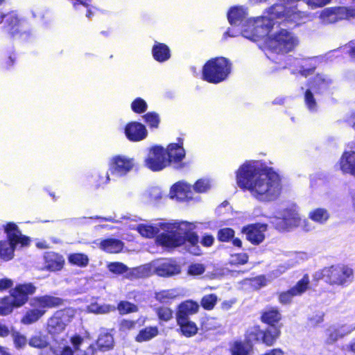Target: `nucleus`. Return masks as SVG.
Listing matches in <instances>:
<instances>
[{
	"label": "nucleus",
	"instance_id": "obj_1",
	"mask_svg": "<svg viewBox=\"0 0 355 355\" xmlns=\"http://www.w3.org/2000/svg\"><path fill=\"white\" fill-rule=\"evenodd\" d=\"M306 17L305 13L297 10L295 7L287 8L282 4H276L268 10L266 23L270 22L271 24L268 33L258 40H263L260 48L268 59L278 64L277 69L288 68L293 64L300 65L299 73L305 77L313 73L322 58L313 57L300 61L290 55H286L298 46V37L293 33L284 28L275 33H272V29L276 24H300Z\"/></svg>",
	"mask_w": 355,
	"mask_h": 355
},
{
	"label": "nucleus",
	"instance_id": "obj_2",
	"mask_svg": "<svg viewBox=\"0 0 355 355\" xmlns=\"http://www.w3.org/2000/svg\"><path fill=\"white\" fill-rule=\"evenodd\" d=\"M235 175L238 187L259 202L275 200L281 193L279 175L261 161H245L236 171Z\"/></svg>",
	"mask_w": 355,
	"mask_h": 355
},
{
	"label": "nucleus",
	"instance_id": "obj_3",
	"mask_svg": "<svg viewBox=\"0 0 355 355\" xmlns=\"http://www.w3.org/2000/svg\"><path fill=\"white\" fill-rule=\"evenodd\" d=\"M196 228L195 223L185 220L157 221L152 225L140 224L136 227L137 232L146 238H153L157 235L156 242L166 248H175L186 245L190 253L194 255L200 254L198 245V236L193 232Z\"/></svg>",
	"mask_w": 355,
	"mask_h": 355
},
{
	"label": "nucleus",
	"instance_id": "obj_4",
	"mask_svg": "<svg viewBox=\"0 0 355 355\" xmlns=\"http://www.w3.org/2000/svg\"><path fill=\"white\" fill-rule=\"evenodd\" d=\"M248 15L247 9L243 6H235L230 8L227 17L230 24L236 27H240L239 31L234 33L229 29L225 35L236 37L241 33L244 37L253 42L258 40L266 35L271 26L270 23H266L268 17V11L263 16L256 18L245 19Z\"/></svg>",
	"mask_w": 355,
	"mask_h": 355
},
{
	"label": "nucleus",
	"instance_id": "obj_5",
	"mask_svg": "<svg viewBox=\"0 0 355 355\" xmlns=\"http://www.w3.org/2000/svg\"><path fill=\"white\" fill-rule=\"evenodd\" d=\"M7 240L0 241V259L8 261L13 259L15 250L28 247L30 239L23 235L14 223H8L5 227Z\"/></svg>",
	"mask_w": 355,
	"mask_h": 355
},
{
	"label": "nucleus",
	"instance_id": "obj_6",
	"mask_svg": "<svg viewBox=\"0 0 355 355\" xmlns=\"http://www.w3.org/2000/svg\"><path fill=\"white\" fill-rule=\"evenodd\" d=\"M180 272V266L174 261L168 259H157L135 268L132 271V275L137 278L147 277L153 275L160 277H171Z\"/></svg>",
	"mask_w": 355,
	"mask_h": 355
},
{
	"label": "nucleus",
	"instance_id": "obj_7",
	"mask_svg": "<svg viewBox=\"0 0 355 355\" xmlns=\"http://www.w3.org/2000/svg\"><path fill=\"white\" fill-rule=\"evenodd\" d=\"M36 287L32 283L17 285L10 291V295L3 297L0 300V315L10 314L14 308L23 306L28 300L29 295H33Z\"/></svg>",
	"mask_w": 355,
	"mask_h": 355
},
{
	"label": "nucleus",
	"instance_id": "obj_8",
	"mask_svg": "<svg viewBox=\"0 0 355 355\" xmlns=\"http://www.w3.org/2000/svg\"><path fill=\"white\" fill-rule=\"evenodd\" d=\"M231 72V64L225 58H216L207 61L202 67V78L217 84L227 79Z\"/></svg>",
	"mask_w": 355,
	"mask_h": 355
},
{
	"label": "nucleus",
	"instance_id": "obj_9",
	"mask_svg": "<svg viewBox=\"0 0 355 355\" xmlns=\"http://www.w3.org/2000/svg\"><path fill=\"white\" fill-rule=\"evenodd\" d=\"M331 80L322 74H317L309 81L304 94L306 107L311 112L318 111V100L320 94L327 89Z\"/></svg>",
	"mask_w": 355,
	"mask_h": 355
},
{
	"label": "nucleus",
	"instance_id": "obj_10",
	"mask_svg": "<svg viewBox=\"0 0 355 355\" xmlns=\"http://www.w3.org/2000/svg\"><path fill=\"white\" fill-rule=\"evenodd\" d=\"M270 222L279 231H289L300 227L302 218L295 205L290 206L278 212L273 216L268 217Z\"/></svg>",
	"mask_w": 355,
	"mask_h": 355
},
{
	"label": "nucleus",
	"instance_id": "obj_11",
	"mask_svg": "<svg viewBox=\"0 0 355 355\" xmlns=\"http://www.w3.org/2000/svg\"><path fill=\"white\" fill-rule=\"evenodd\" d=\"M322 275L330 285L344 287L353 281L354 271L348 266L336 265L324 268L322 270Z\"/></svg>",
	"mask_w": 355,
	"mask_h": 355
},
{
	"label": "nucleus",
	"instance_id": "obj_12",
	"mask_svg": "<svg viewBox=\"0 0 355 355\" xmlns=\"http://www.w3.org/2000/svg\"><path fill=\"white\" fill-rule=\"evenodd\" d=\"M135 159L124 155L112 156L108 162V171L114 178H122L128 175L135 167Z\"/></svg>",
	"mask_w": 355,
	"mask_h": 355
},
{
	"label": "nucleus",
	"instance_id": "obj_13",
	"mask_svg": "<svg viewBox=\"0 0 355 355\" xmlns=\"http://www.w3.org/2000/svg\"><path fill=\"white\" fill-rule=\"evenodd\" d=\"M144 165L153 172L161 171L168 167V159L166 156L165 148L160 146L148 148L144 159Z\"/></svg>",
	"mask_w": 355,
	"mask_h": 355
},
{
	"label": "nucleus",
	"instance_id": "obj_14",
	"mask_svg": "<svg viewBox=\"0 0 355 355\" xmlns=\"http://www.w3.org/2000/svg\"><path fill=\"white\" fill-rule=\"evenodd\" d=\"M75 314L76 311L71 308L56 311L48 320V332L51 335L62 333L72 321Z\"/></svg>",
	"mask_w": 355,
	"mask_h": 355
},
{
	"label": "nucleus",
	"instance_id": "obj_15",
	"mask_svg": "<svg viewBox=\"0 0 355 355\" xmlns=\"http://www.w3.org/2000/svg\"><path fill=\"white\" fill-rule=\"evenodd\" d=\"M354 17H355V9L351 7H330L320 12L319 20L322 24L329 25Z\"/></svg>",
	"mask_w": 355,
	"mask_h": 355
},
{
	"label": "nucleus",
	"instance_id": "obj_16",
	"mask_svg": "<svg viewBox=\"0 0 355 355\" xmlns=\"http://www.w3.org/2000/svg\"><path fill=\"white\" fill-rule=\"evenodd\" d=\"M168 196L171 200L179 202L198 201L200 197L195 196L192 191V187L185 181H179L170 189Z\"/></svg>",
	"mask_w": 355,
	"mask_h": 355
},
{
	"label": "nucleus",
	"instance_id": "obj_17",
	"mask_svg": "<svg viewBox=\"0 0 355 355\" xmlns=\"http://www.w3.org/2000/svg\"><path fill=\"white\" fill-rule=\"evenodd\" d=\"M280 334V331L277 327H270L266 331H263L259 327H253L248 331V338L250 341L261 340L263 343L268 346L274 344Z\"/></svg>",
	"mask_w": 355,
	"mask_h": 355
},
{
	"label": "nucleus",
	"instance_id": "obj_18",
	"mask_svg": "<svg viewBox=\"0 0 355 355\" xmlns=\"http://www.w3.org/2000/svg\"><path fill=\"white\" fill-rule=\"evenodd\" d=\"M309 285V277L307 275H305L293 287L279 294V302L283 304L291 303L295 296H299L303 294L308 289Z\"/></svg>",
	"mask_w": 355,
	"mask_h": 355
},
{
	"label": "nucleus",
	"instance_id": "obj_19",
	"mask_svg": "<svg viewBox=\"0 0 355 355\" xmlns=\"http://www.w3.org/2000/svg\"><path fill=\"white\" fill-rule=\"evenodd\" d=\"M166 156L168 159V166L171 164H174L177 168H182L184 164L182 161L184 159L186 153L183 148L182 143L180 144H170L167 148H165Z\"/></svg>",
	"mask_w": 355,
	"mask_h": 355
},
{
	"label": "nucleus",
	"instance_id": "obj_20",
	"mask_svg": "<svg viewBox=\"0 0 355 355\" xmlns=\"http://www.w3.org/2000/svg\"><path fill=\"white\" fill-rule=\"evenodd\" d=\"M124 133L127 139L133 142L144 140L148 135L146 127L137 121L128 123L125 127Z\"/></svg>",
	"mask_w": 355,
	"mask_h": 355
},
{
	"label": "nucleus",
	"instance_id": "obj_21",
	"mask_svg": "<svg viewBox=\"0 0 355 355\" xmlns=\"http://www.w3.org/2000/svg\"><path fill=\"white\" fill-rule=\"evenodd\" d=\"M267 225L257 223L243 227L242 232L246 234L247 239L253 244H259L265 238L264 233L267 230Z\"/></svg>",
	"mask_w": 355,
	"mask_h": 355
},
{
	"label": "nucleus",
	"instance_id": "obj_22",
	"mask_svg": "<svg viewBox=\"0 0 355 355\" xmlns=\"http://www.w3.org/2000/svg\"><path fill=\"white\" fill-rule=\"evenodd\" d=\"M62 304V300L58 297L44 295L41 297H35L31 300L30 305L33 308L43 310L44 313L46 309L58 306Z\"/></svg>",
	"mask_w": 355,
	"mask_h": 355
},
{
	"label": "nucleus",
	"instance_id": "obj_23",
	"mask_svg": "<svg viewBox=\"0 0 355 355\" xmlns=\"http://www.w3.org/2000/svg\"><path fill=\"white\" fill-rule=\"evenodd\" d=\"M340 169L343 173L355 177V152L345 151L339 161Z\"/></svg>",
	"mask_w": 355,
	"mask_h": 355
},
{
	"label": "nucleus",
	"instance_id": "obj_24",
	"mask_svg": "<svg viewBox=\"0 0 355 355\" xmlns=\"http://www.w3.org/2000/svg\"><path fill=\"white\" fill-rule=\"evenodd\" d=\"M45 268L51 271H57L62 268L64 259L62 256L55 252H46L44 255Z\"/></svg>",
	"mask_w": 355,
	"mask_h": 355
},
{
	"label": "nucleus",
	"instance_id": "obj_25",
	"mask_svg": "<svg viewBox=\"0 0 355 355\" xmlns=\"http://www.w3.org/2000/svg\"><path fill=\"white\" fill-rule=\"evenodd\" d=\"M152 55L156 61L164 62L170 59L171 50L166 44L155 42L152 47Z\"/></svg>",
	"mask_w": 355,
	"mask_h": 355
},
{
	"label": "nucleus",
	"instance_id": "obj_26",
	"mask_svg": "<svg viewBox=\"0 0 355 355\" xmlns=\"http://www.w3.org/2000/svg\"><path fill=\"white\" fill-rule=\"evenodd\" d=\"M163 198V193L159 187H153L146 189L141 196V201L146 204H155Z\"/></svg>",
	"mask_w": 355,
	"mask_h": 355
},
{
	"label": "nucleus",
	"instance_id": "obj_27",
	"mask_svg": "<svg viewBox=\"0 0 355 355\" xmlns=\"http://www.w3.org/2000/svg\"><path fill=\"white\" fill-rule=\"evenodd\" d=\"M83 338L78 335L71 338V343L73 345V350L69 346H64L60 349H53V353L56 355H74V352H77L80 349V347L83 344Z\"/></svg>",
	"mask_w": 355,
	"mask_h": 355
},
{
	"label": "nucleus",
	"instance_id": "obj_28",
	"mask_svg": "<svg viewBox=\"0 0 355 355\" xmlns=\"http://www.w3.org/2000/svg\"><path fill=\"white\" fill-rule=\"evenodd\" d=\"M199 306L193 301H186L182 303L176 314V318H189L190 315L196 313L198 311Z\"/></svg>",
	"mask_w": 355,
	"mask_h": 355
},
{
	"label": "nucleus",
	"instance_id": "obj_29",
	"mask_svg": "<svg viewBox=\"0 0 355 355\" xmlns=\"http://www.w3.org/2000/svg\"><path fill=\"white\" fill-rule=\"evenodd\" d=\"M176 320L183 336L191 337L197 334L198 327L189 318H176Z\"/></svg>",
	"mask_w": 355,
	"mask_h": 355
},
{
	"label": "nucleus",
	"instance_id": "obj_30",
	"mask_svg": "<svg viewBox=\"0 0 355 355\" xmlns=\"http://www.w3.org/2000/svg\"><path fill=\"white\" fill-rule=\"evenodd\" d=\"M247 342H242L239 340L234 341L230 345V352L232 355H248L252 349V344L253 341H250L246 334Z\"/></svg>",
	"mask_w": 355,
	"mask_h": 355
},
{
	"label": "nucleus",
	"instance_id": "obj_31",
	"mask_svg": "<svg viewBox=\"0 0 355 355\" xmlns=\"http://www.w3.org/2000/svg\"><path fill=\"white\" fill-rule=\"evenodd\" d=\"M99 247L101 250L109 253H118L121 251L123 243L119 239H107L101 241Z\"/></svg>",
	"mask_w": 355,
	"mask_h": 355
},
{
	"label": "nucleus",
	"instance_id": "obj_32",
	"mask_svg": "<svg viewBox=\"0 0 355 355\" xmlns=\"http://www.w3.org/2000/svg\"><path fill=\"white\" fill-rule=\"evenodd\" d=\"M3 18H6L7 31L14 35L18 31V26L20 24L17 14L15 12H12L9 14L3 15L0 12V23L2 22Z\"/></svg>",
	"mask_w": 355,
	"mask_h": 355
},
{
	"label": "nucleus",
	"instance_id": "obj_33",
	"mask_svg": "<svg viewBox=\"0 0 355 355\" xmlns=\"http://www.w3.org/2000/svg\"><path fill=\"white\" fill-rule=\"evenodd\" d=\"M281 313L277 308L270 307L266 309L261 315L262 322L273 326L281 320Z\"/></svg>",
	"mask_w": 355,
	"mask_h": 355
},
{
	"label": "nucleus",
	"instance_id": "obj_34",
	"mask_svg": "<svg viewBox=\"0 0 355 355\" xmlns=\"http://www.w3.org/2000/svg\"><path fill=\"white\" fill-rule=\"evenodd\" d=\"M96 345L100 350L107 351L114 347V338L111 334L102 332L96 341Z\"/></svg>",
	"mask_w": 355,
	"mask_h": 355
},
{
	"label": "nucleus",
	"instance_id": "obj_35",
	"mask_svg": "<svg viewBox=\"0 0 355 355\" xmlns=\"http://www.w3.org/2000/svg\"><path fill=\"white\" fill-rule=\"evenodd\" d=\"M309 218L315 223L324 224L329 218V213L324 208H316L309 211Z\"/></svg>",
	"mask_w": 355,
	"mask_h": 355
},
{
	"label": "nucleus",
	"instance_id": "obj_36",
	"mask_svg": "<svg viewBox=\"0 0 355 355\" xmlns=\"http://www.w3.org/2000/svg\"><path fill=\"white\" fill-rule=\"evenodd\" d=\"M159 330L157 327H148L139 331L135 338L137 342L148 341L158 335Z\"/></svg>",
	"mask_w": 355,
	"mask_h": 355
},
{
	"label": "nucleus",
	"instance_id": "obj_37",
	"mask_svg": "<svg viewBox=\"0 0 355 355\" xmlns=\"http://www.w3.org/2000/svg\"><path fill=\"white\" fill-rule=\"evenodd\" d=\"M44 315L43 310L33 308L26 313L21 322L24 324H31L37 322Z\"/></svg>",
	"mask_w": 355,
	"mask_h": 355
},
{
	"label": "nucleus",
	"instance_id": "obj_38",
	"mask_svg": "<svg viewBox=\"0 0 355 355\" xmlns=\"http://www.w3.org/2000/svg\"><path fill=\"white\" fill-rule=\"evenodd\" d=\"M115 310L114 306L109 304H99L96 302L87 306V311L96 314H105Z\"/></svg>",
	"mask_w": 355,
	"mask_h": 355
},
{
	"label": "nucleus",
	"instance_id": "obj_39",
	"mask_svg": "<svg viewBox=\"0 0 355 355\" xmlns=\"http://www.w3.org/2000/svg\"><path fill=\"white\" fill-rule=\"evenodd\" d=\"M69 262L79 267H86L89 263L87 255L83 253L70 254L68 257Z\"/></svg>",
	"mask_w": 355,
	"mask_h": 355
},
{
	"label": "nucleus",
	"instance_id": "obj_40",
	"mask_svg": "<svg viewBox=\"0 0 355 355\" xmlns=\"http://www.w3.org/2000/svg\"><path fill=\"white\" fill-rule=\"evenodd\" d=\"M179 293L175 289L162 291L156 293L155 298L162 303H168L175 299Z\"/></svg>",
	"mask_w": 355,
	"mask_h": 355
},
{
	"label": "nucleus",
	"instance_id": "obj_41",
	"mask_svg": "<svg viewBox=\"0 0 355 355\" xmlns=\"http://www.w3.org/2000/svg\"><path fill=\"white\" fill-rule=\"evenodd\" d=\"M211 186V181L208 178L199 179L193 185H191L192 190L198 193L207 192Z\"/></svg>",
	"mask_w": 355,
	"mask_h": 355
},
{
	"label": "nucleus",
	"instance_id": "obj_42",
	"mask_svg": "<svg viewBox=\"0 0 355 355\" xmlns=\"http://www.w3.org/2000/svg\"><path fill=\"white\" fill-rule=\"evenodd\" d=\"M337 326L336 324L330 326L325 331V342L327 344H334L339 339L342 338L339 335Z\"/></svg>",
	"mask_w": 355,
	"mask_h": 355
},
{
	"label": "nucleus",
	"instance_id": "obj_43",
	"mask_svg": "<svg viewBox=\"0 0 355 355\" xmlns=\"http://www.w3.org/2000/svg\"><path fill=\"white\" fill-rule=\"evenodd\" d=\"M308 259L309 255L307 253L304 252H295L291 254L288 262L290 264H293V267H295L296 265L305 261Z\"/></svg>",
	"mask_w": 355,
	"mask_h": 355
},
{
	"label": "nucleus",
	"instance_id": "obj_44",
	"mask_svg": "<svg viewBox=\"0 0 355 355\" xmlns=\"http://www.w3.org/2000/svg\"><path fill=\"white\" fill-rule=\"evenodd\" d=\"M29 345L36 348H45L48 346L49 342L44 336L37 335L32 337L28 343Z\"/></svg>",
	"mask_w": 355,
	"mask_h": 355
},
{
	"label": "nucleus",
	"instance_id": "obj_45",
	"mask_svg": "<svg viewBox=\"0 0 355 355\" xmlns=\"http://www.w3.org/2000/svg\"><path fill=\"white\" fill-rule=\"evenodd\" d=\"M147 108V103L141 98H135L131 103L132 110L137 114L145 112Z\"/></svg>",
	"mask_w": 355,
	"mask_h": 355
},
{
	"label": "nucleus",
	"instance_id": "obj_46",
	"mask_svg": "<svg viewBox=\"0 0 355 355\" xmlns=\"http://www.w3.org/2000/svg\"><path fill=\"white\" fill-rule=\"evenodd\" d=\"M110 175L111 174L110 173V172L108 171L105 174H103V173L96 174V176L94 177L95 187L97 188H100V187L103 188L106 185H107L111 181Z\"/></svg>",
	"mask_w": 355,
	"mask_h": 355
},
{
	"label": "nucleus",
	"instance_id": "obj_47",
	"mask_svg": "<svg viewBox=\"0 0 355 355\" xmlns=\"http://www.w3.org/2000/svg\"><path fill=\"white\" fill-rule=\"evenodd\" d=\"M145 122L151 128H157L160 122L158 114L155 112H148L144 116Z\"/></svg>",
	"mask_w": 355,
	"mask_h": 355
},
{
	"label": "nucleus",
	"instance_id": "obj_48",
	"mask_svg": "<svg viewBox=\"0 0 355 355\" xmlns=\"http://www.w3.org/2000/svg\"><path fill=\"white\" fill-rule=\"evenodd\" d=\"M217 300H218V298L216 295H214V294L207 295L202 297V299L201 300V304L204 309H207V310H211L214 307V306L217 302Z\"/></svg>",
	"mask_w": 355,
	"mask_h": 355
},
{
	"label": "nucleus",
	"instance_id": "obj_49",
	"mask_svg": "<svg viewBox=\"0 0 355 355\" xmlns=\"http://www.w3.org/2000/svg\"><path fill=\"white\" fill-rule=\"evenodd\" d=\"M248 256L246 253L232 254L229 262L231 265H243L248 262Z\"/></svg>",
	"mask_w": 355,
	"mask_h": 355
},
{
	"label": "nucleus",
	"instance_id": "obj_50",
	"mask_svg": "<svg viewBox=\"0 0 355 355\" xmlns=\"http://www.w3.org/2000/svg\"><path fill=\"white\" fill-rule=\"evenodd\" d=\"M121 314H127L137 311L138 309L136 305L128 302H121L117 307Z\"/></svg>",
	"mask_w": 355,
	"mask_h": 355
},
{
	"label": "nucleus",
	"instance_id": "obj_51",
	"mask_svg": "<svg viewBox=\"0 0 355 355\" xmlns=\"http://www.w3.org/2000/svg\"><path fill=\"white\" fill-rule=\"evenodd\" d=\"M341 338L347 336L355 330V323L336 324Z\"/></svg>",
	"mask_w": 355,
	"mask_h": 355
},
{
	"label": "nucleus",
	"instance_id": "obj_52",
	"mask_svg": "<svg viewBox=\"0 0 355 355\" xmlns=\"http://www.w3.org/2000/svg\"><path fill=\"white\" fill-rule=\"evenodd\" d=\"M107 268L111 272L118 275L123 274L128 270L126 266L119 262L110 263L107 265Z\"/></svg>",
	"mask_w": 355,
	"mask_h": 355
},
{
	"label": "nucleus",
	"instance_id": "obj_53",
	"mask_svg": "<svg viewBox=\"0 0 355 355\" xmlns=\"http://www.w3.org/2000/svg\"><path fill=\"white\" fill-rule=\"evenodd\" d=\"M156 313L159 320L164 321H168L173 317L172 311L167 307H159L156 310Z\"/></svg>",
	"mask_w": 355,
	"mask_h": 355
},
{
	"label": "nucleus",
	"instance_id": "obj_54",
	"mask_svg": "<svg viewBox=\"0 0 355 355\" xmlns=\"http://www.w3.org/2000/svg\"><path fill=\"white\" fill-rule=\"evenodd\" d=\"M249 284L254 288L259 289L268 284V280L265 276L260 275L253 279H249Z\"/></svg>",
	"mask_w": 355,
	"mask_h": 355
},
{
	"label": "nucleus",
	"instance_id": "obj_55",
	"mask_svg": "<svg viewBox=\"0 0 355 355\" xmlns=\"http://www.w3.org/2000/svg\"><path fill=\"white\" fill-rule=\"evenodd\" d=\"M292 268H293V265L290 264L287 261L283 263L279 264L275 270H273L272 271V275L274 277H278Z\"/></svg>",
	"mask_w": 355,
	"mask_h": 355
},
{
	"label": "nucleus",
	"instance_id": "obj_56",
	"mask_svg": "<svg viewBox=\"0 0 355 355\" xmlns=\"http://www.w3.org/2000/svg\"><path fill=\"white\" fill-rule=\"evenodd\" d=\"M234 231L231 228H223L218 231V237L221 241H228L230 239L233 238Z\"/></svg>",
	"mask_w": 355,
	"mask_h": 355
},
{
	"label": "nucleus",
	"instance_id": "obj_57",
	"mask_svg": "<svg viewBox=\"0 0 355 355\" xmlns=\"http://www.w3.org/2000/svg\"><path fill=\"white\" fill-rule=\"evenodd\" d=\"M205 270V266L201 263H193L189 266L188 273L191 275H202Z\"/></svg>",
	"mask_w": 355,
	"mask_h": 355
},
{
	"label": "nucleus",
	"instance_id": "obj_58",
	"mask_svg": "<svg viewBox=\"0 0 355 355\" xmlns=\"http://www.w3.org/2000/svg\"><path fill=\"white\" fill-rule=\"evenodd\" d=\"M136 326V322L128 320H123L119 324V331L123 333L134 329Z\"/></svg>",
	"mask_w": 355,
	"mask_h": 355
},
{
	"label": "nucleus",
	"instance_id": "obj_59",
	"mask_svg": "<svg viewBox=\"0 0 355 355\" xmlns=\"http://www.w3.org/2000/svg\"><path fill=\"white\" fill-rule=\"evenodd\" d=\"M15 345L17 348H21L26 346L27 343L26 338L18 332L12 334Z\"/></svg>",
	"mask_w": 355,
	"mask_h": 355
},
{
	"label": "nucleus",
	"instance_id": "obj_60",
	"mask_svg": "<svg viewBox=\"0 0 355 355\" xmlns=\"http://www.w3.org/2000/svg\"><path fill=\"white\" fill-rule=\"evenodd\" d=\"M76 9H78L79 6L83 7L86 8L87 13L86 15L87 17H90V15H92V11L88 9V2L89 0H70Z\"/></svg>",
	"mask_w": 355,
	"mask_h": 355
},
{
	"label": "nucleus",
	"instance_id": "obj_61",
	"mask_svg": "<svg viewBox=\"0 0 355 355\" xmlns=\"http://www.w3.org/2000/svg\"><path fill=\"white\" fill-rule=\"evenodd\" d=\"M342 51L349 53L352 58L355 59V43L354 42H351L346 44L343 47Z\"/></svg>",
	"mask_w": 355,
	"mask_h": 355
},
{
	"label": "nucleus",
	"instance_id": "obj_62",
	"mask_svg": "<svg viewBox=\"0 0 355 355\" xmlns=\"http://www.w3.org/2000/svg\"><path fill=\"white\" fill-rule=\"evenodd\" d=\"M13 286V281L8 278L0 279V291H3L11 288Z\"/></svg>",
	"mask_w": 355,
	"mask_h": 355
},
{
	"label": "nucleus",
	"instance_id": "obj_63",
	"mask_svg": "<svg viewBox=\"0 0 355 355\" xmlns=\"http://www.w3.org/2000/svg\"><path fill=\"white\" fill-rule=\"evenodd\" d=\"M214 237L211 235H205L202 239V244L205 246L209 247L213 244Z\"/></svg>",
	"mask_w": 355,
	"mask_h": 355
},
{
	"label": "nucleus",
	"instance_id": "obj_64",
	"mask_svg": "<svg viewBox=\"0 0 355 355\" xmlns=\"http://www.w3.org/2000/svg\"><path fill=\"white\" fill-rule=\"evenodd\" d=\"M344 349L347 352H351L355 355V338L344 347Z\"/></svg>",
	"mask_w": 355,
	"mask_h": 355
}]
</instances>
